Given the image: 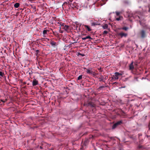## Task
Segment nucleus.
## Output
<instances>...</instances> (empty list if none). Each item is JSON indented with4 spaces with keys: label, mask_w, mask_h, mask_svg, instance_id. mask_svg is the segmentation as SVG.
Returning a JSON list of instances; mask_svg holds the SVG:
<instances>
[{
    "label": "nucleus",
    "mask_w": 150,
    "mask_h": 150,
    "mask_svg": "<svg viewBox=\"0 0 150 150\" xmlns=\"http://www.w3.org/2000/svg\"><path fill=\"white\" fill-rule=\"evenodd\" d=\"M124 74L123 71H121L120 72H115L114 75L112 77L113 79H118L119 77L121 76Z\"/></svg>",
    "instance_id": "f257e3e1"
},
{
    "label": "nucleus",
    "mask_w": 150,
    "mask_h": 150,
    "mask_svg": "<svg viewBox=\"0 0 150 150\" xmlns=\"http://www.w3.org/2000/svg\"><path fill=\"white\" fill-rule=\"evenodd\" d=\"M84 69H86V71L88 74H92L94 75H95L96 73L92 68H89L88 69L84 68Z\"/></svg>",
    "instance_id": "f03ea898"
},
{
    "label": "nucleus",
    "mask_w": 150,
    "mask_h": 150,
    "mask_svg": "<svg viewBox=\"0 0 150 150\" xmlns=\"http://www.w3.org/2000/svg\"><path fill=\"white\" fill-rule=\"evenodd\" d=\"M140 34L142 38H144L146 36V31L144 30H141Z\"/></svg>",
    "instance_id": "7ed1b4c3"
},
{
    "label": "nucleus",
    "mask_w": 150,
    "mask_h": 150,
    "mask_svg": "<svg viewBox=\"0 0 150 150\" xmlns=\"http://www.w3.org/2000/svg\"><path fill=\"white\" fill-rule=\"evenodd\" d=\"M38 80H37L36 79H34L33 80L32 82V85L33 86H35L38 85Z\"/></svg>",
    "instance_id": "20e7f679"
},
{
    "label": "nucleus",
    "mask_w": 150,
    "mask_h": 150,
    "mask_svg": "<svg viewBox=\"0 0 150 150\" xmlns=\"http://www.w3.org/2000/svg\"><path fill=\"white\" fill-rule=\"evenodd\" d=\"M120 36L121 38L123 37H126L127 36V34L123 32H121L118 34Z\"/></svg>",
    "instance_id": "39448f33"
},
{
    "label": "nucleus",
    "mask_w": 150,
    "mask_h": 150,
    "mask_svg": "<svg viewBox=\"0 0 150 150\" xmlns=\"http://www.w3.org/2000/svg\"><path fill=\"white\" fill-rule=\"evenodd\" d=\"M83 26L88 31L90 32L91 30V29L90 28V27L88 25H83Z\"/></svg>",
    "instance_id": "423d86ee"
},
{
    "label": "nucleus",
    "mask_w": 150,
    "mask_h": 150,
    "mask_svg": "<svg viewBox=\"0 0 150 150\" xmlns=\"http://www.w3.org/2000/svg\"><path fill=\"white\" fill-rule=\"evenodd\" d=\"M69 26L66 25V26H65L64 27L62 28L64 29L65 30L67 31H68L69 29Z\"/></svg>",
    "instance_id": "0eeeda50"
},
{
    "label": "nucleus",
    "mask_w": 150,
    "mask_h": 150,
    "mask_svg": "<svg viewBox=\"0 0 150 150\" xmlns=\"http://www.w3.org/2000/svg\"><path fill=\"white\" fill-rule=\"evenodd\" d=\"M82 40H85L86 39H90V40H92L93 39V38H91L90 36L89 35H88V36H87L86 37H84V38H82Z\"/></svg>",
    "instance_id": "6e6552de"
},
{
    "label": "nucleus",
    "mask_w": 150,
    "mask_h": 150,
    "mask_svg": "<svg viewBox=\"0 0 150 150\" xmlns=\"http://www.w3.org/2000/svg\"><path fill=\"white\" fill-rule=\"evenodd\" d=\"M123 19V17L122 16H119V17L116 18V20L119 21L122 20Z\"/></svg>",
    "instance_id": "1a4fd4ad"
},
{
    "label": "nucleus",
    "mask_w": 150,
    "mask_h": 150,
    "mask_svg": "<svg viewBox=\"0 0 150 150\" xmlns=\"http://www.w3.org/2000/svg\"><path fill=\"white\" fill-rule=\"evenodd\" d=\"M7 99H6L5 100H2V99H0V103H1V102H3L2 103H1V104L2 105H4V103H5L7 101Z\"/></svg>",
    "instance_id": "9d476101"
},
{
    "label": "nucleus",
    "mask_w": 150,
    "mask_h": 150,
    "mask_svg": "<svg viewBox=\"0 0 150 150\" xmlns=\"http://www.w3.org/2000/svg\"><path fill=\"white\" fill-rule=\"evenodd\" d=\"M19 6L20 4L18 3H16L14 4V6L16 8H18L19 7Z\"/></svg>",
    "instance_id": "9b49d317"
},
{
    "label": "nucleus",
    "mask_w": 150,
    "mask_h": 150,
    "mask_svg": "<svg viewBox=\"0 0 150 150\" xmlns=\"http://www.w3.org/2000/svg\"><path fill=\"white\" fill-rule=\"evenodd\" d=\"M42 66H36V69L38 70H42ZM43 70H44L43 69Z\"/></svg>",
    "instance_id": "f8f14e48"
},
{
    "label": "nucleus",
    "mask_w": 150,
    "mask_h": 150,
    "mask_svg": "<svg viewBox=\"0 0 150 150\" xmlns=\"http://www.w3.org/2000/svg\"><path fill=\"white\" fill-rule=\"evenodd\" d=\"M108 25L105 24L104 25H103L102 26L103 28L105 29H107L108 28Z\"/></svg>",
    "instance_id": "ddd939ff"
},
{
    "label": "nucleus",
    "mask_w": 150,
    "mask_h": 150,
    "mask_svg": "<svg viewBox=\"0 0 150 150\" xmlns=\"http://www.w3.org/2000/svg\"><path fill=\"white\" fill-rule=\"evenodd\" d=\"M50 44L52 46H53L56 45V43L54 41H51L50 42Z\"/></svg>",
    "instance_id": "4468645a"
},
{
    "label": "nucleus",
    "mask_w": 150,
    "mask_h": 150,
    "mask_svg": "<svg viewBox=\"0 0 150 150\" xmlns=\"http://www.w3.org/2000/svg\"><path fill=\"white\" fill-rule=\"evenodd\" d=\"M48 31V30H44L43 31V34L44 35V36H45V35L47 34V32Z\"/></svg>",
    "instance_id": "2eb2a0df"
},
{
    "label": "nucleus",
    "mask_w": 150,
    "mask_h": 150,
    "mask_svg": "<svg viewBox=\"0 0 150 150\" xmlns=\"http://www.w3.org/2000/svg\"><path fill=\"white\" fill-rule=\"evenodd\" d=\"M59 26H60V29H61L62 27V28H63L65 26H66V25H65V24L64 23H62V24H60Z\"/></svg>",
    "instance_id": "dca6fc26"
},
{
    "label": "nucleus",
    "mask_w": 150,
    "mask_h": 150,
    "mask_svg": "<svg viewBox=\"0 0 150 150\" xmlns=\"http://www.w3.org/2000/svg\"><path fill=\"white\" fill-rule=\"evenodd\" d=\"M122 120H120V121H118L117 122H116V123L117 125H120L121 124H122Z\"/></svg>",
    "instance_id": "f3484780"
},
{
    "label": "nucleus",
    "mask_w": 150,
    "mask_h": 150,
    "mask_svg": "<svg viewBox=\"0 0 150 150\" xmlns=\"http://www.w3.org/2000/svg\"><path fill=\"white\" fill-rule=\"evenodd\" d=\"M118 125H117V124L116 123H115V124H114L112 126V129H115V128H116L117 126Z\"/></svg>",
    "instance_id": "a211bd4d"
},
{
    "label": "nucleus",
    "mask_w": 150,
    "mask_h": 150,
    "mask_svg": "<svg viewBox=\"0 0 150 150\" xmlns=\"http://www.w3.org/2000/svg\"><path fill=\"white\" fill-rule=\"evenodd\" d=\"M103 76L102 75H101L100 77L99 78V81H103Z\"/></svg>",
    "instance_id": "6ab92c4d"
},
{
    "label": "nucleus",
    "mask_w": 150,
    "mask_h": 150,
    "mask_svg": "<svg viewBox=\"0 0 150 150\" xmlns=\"http://www.w3.org/2000/svg\"><path fill=\"white\" fill-rule=\"evenodd\" d=\"M123 30H127L128 29V28L126 27H124L121 28Z\"/></svg>",
    "instance_id": "aec40b11"
},
{
    "label": "nucleus",
    "mask_w": 150,
    "mask_h": 150,
    "mask_svg": "<svg viewBox=\"0 0 150 150\" xmlns=\"http://www.w3.org/2000/svg\"><path fill=\"white\" fill-rule=\"evenodd\" d=\"M134 69V66H129V69L130 70H132Z\"/></svg>",
    "instance_id": "412c9836"
},
{
    "label": "nucleus",
    "mask_w": 150,
    "mask_h": 150,
    "mask_svg": "<svg viewBox=\"0 0 150 150\" xmlns=\"http://www.w3.org/2000/svg\"><path fill=\"white\" fill-rule=\"evenodd\" d=\"M91 25L92 26H95L96 25H98V24L95 22H93L91 23Z\"/></svg>",
    "instance_id": "4be33fe9"
},
{
    "label": "nucleus",
    "mask_w": 150,
    "mask_h": 150,
    "mask_svg": "<svg viewBox=\"0 0 150 150\" xmlns=\"http://www.w3.org/2000/svg\"><path fill=\"white\" fill-rule=\"evenodd\" d=\"M79 55H81L82 56H84L85 55L84 54H81V53L79 52L77 54V56H79Z\"/></svg>",
    "instance_id": "5701e85b"
},
{
    "label": "nucleus",
    "mask_w": 150,
    "mask_h": 150,
    "mask_svg": "<svg viewBox=\"0 0 150 150\" xmlns=\"http://www.w3.org/2000/svg\"><path fill=\"white\" fill-rule=\"evenodd\" d=\"M37 57L38 56V54L40 52V51L39 50H37L35 51Z\"/></svg>",
    "instance_id": "b1692460"
},
{
    "label": "nucleus",
    "mask_w": 150,
    "mask_h": 150,
    "mask_svg": "<svg viewBox=\"0 0 150 150\" xmlns=\"http://www.w3.org/2000/svg\"><path fill=\"white\" fill-rule=\"evenodd\" d=\"M82 75H80L78 77L77 79V80H79L82 79Z\"/></svg>",
    "instance_id": "393cba45"
},
{
    "label": "nucleus",
    "mask_w": 150,
    "mask_h": 150,
    "mask_svg": "<svg viewBox=\"0 0 150 150\" xmlns=\"http://www.w3.org/2000/svg\"><path fill=\"white\" fill-rule=\"evenodd\" d=\"M115 13L117 16H119L120 13V12L118 11H116Z\"/></svg>",
    "instance_id": "a878e982"
},
{
    "label": "nucleus",
    "mask_w": 150,
    "mask_h": 150,
    "mask_svg": "<svg viewBox=\"0 0 150 150\" xmlns=\"http://www.w3.org/2000/svg\"><path fill=\"white\" fill-rule=\"evenodd\" d=\"M104 86H100L98 88V90H101L102 89L104 88Z\"/></svg>",
    "instance_id": "bb28decb"
},
{
    "label": "nucleus",
    "mask_w": 150,
    "mask_h": 150,
    "mask_svg": "<svg viewBox=\"0 0 150 150\" xmlns=\"http://www.w3.org/2000/svg\"><path fill=\"white\" fill-rule=\"evenodd\" d=\"M4 75V73L2 72L1 71H0V76H3Z\"/></svg>",
    "instance_id": "cd10ccee"
},
{
    "label": "nucleus",
    "mask_w": 150,
    "mask_h": 150,
    "mask_svg": "<svg viewBox=\"0 0 150 150\" xmlns=\"http://www.w3.org/2000/svg\"><path fill=\"white\" fill-rule=\"evenodd\" d=\"M108 32L107 31L105 30L103 31V34H107Z\"/></svg>",
    "instance_id": "c85d7f7f"
},
{
    "label": "nucleus",
    "mask_w": 150,
    "mask_h": 150,
    "mask_svg": "<svg viewBox=\"0 0 150 150\" xmlns=\"http://www.w3.org/2000/svg\"><path fill=\"white\" fill-rule=\"evenodd\" d=\"M63 68L64 69V67L60 68L59 69V71H63Z\"/></svg>",
    "instance_id": "c756f323"
},
{
    "label": "nucleus",
    "mask_w": 150,
    "mask_h": 150,
    "mask_svg": "<svg viewBox=\"0 0 150 150\" xmlns=\"http://www.w3.org/2000/svg\"><path fill=\"white\" fill-rule=\"evenodd\" d=\"M138 137L139 138V139H140V137L142 136V134H138Z\"/></svg>",
    "instance_id": "7c9ffc66"
},
{
    "label": "nucleus",
    "mask_w": 150,
    "mask_h": 150,
    "mask_svg": "<svg viewBox=\"0 0 150 150\" xmlns=\"http://www.w3.org/2000/svg\"><path fill=\"white\" fill-rule=\"evenodd\" d=\"M53 33L56 36H57V33L56 32H53Z\"/></svg>",
    "instance_id": "2f4dec72"
},
{
    "label": "nucleus",
    "mask_w": 150,
    "mask_h": 150,
    "mask_svg": "<svg viewBox=\"0 0 150 150\" xmlns=\"http://www.w3.org/2000/svg\"><path fill=\"white\" fill-rule=\"evenodd\" d=\"M88 105H90L91 106L93 107H94V104H92L91 103H88Z\"/></svg>",
    "instance_id": "473e14b6"
},
{
    "label": "nucleus",
    "mask_w": 150,
    "mask_h": 150,
    "mask_svg": "<svg viewBox=\"0 0 150 150\" xmlns=\"http://www.w3.org/2000/svg\"><path fill=\"white\" fill-rule=\"evenodd\" d=\"M125 114V113L124 112L122 111V110L121 112V114L122 115H123V114Z\"/></svg>",
    "instance_id": "72a5a7b5"
},
{
    "label": "nucleus",
    "mask_w": 150,
    "mask_h": 150,
    "mask_svg": "<svg viewBox=\"0 0 150 150\" xmlns=\"http://www.w3.org/2000/svg\"><path fill=\"white\" fill-rule=\"evenodd\" d=\"M99 70L100 71L102 72L103 71V70H101V68L100 67V68H98Z\"/></svg>",
    "instance_id": "f704fd0d"
},
{
    "label": "nucleus",
    "mask_w": 150,
    "mask_h": 150,
    "mask_svg": "<svg viewBox=\"0 0 150 150\" xmlns=\"http://www.w3.org/2000/svg\"><path fill=\"white\" fill-rule=\"evenodd\" d=\"M138 148L139 149L142 148V146H138Z\"/></svg>",
    "instance_id": "c9c22d12"
},
{
    "label": "nucleus",
    "mask_w": 150,
    "mask_h": 150,
    "mask_svg": "<svg viewBox=\"0 0 150 150\" xmlns=\"http://www.w3.org/2000/svg\"><path fill=\"white\" fill-rule=\"evenodd\" d=\"M129 66H133V62H132Z\"/></svg>",
    "instance_id": "e433bc0d"
},
{
    "label": "nucleus",
    "mask_w": 150,
    "mask_h": 150,
    "mask_svg": "<svg viewBox=\"0 0 150 150\" xmlns=\"http://www.w3.org/2000/svg\"><path fill=\"white\" fill-rule=\"evenodd\" d=\"M23 85H25L26 84V83L25 82H23Z\"/></svg>",
    "instance_id": "4c0bfd02"
},
{
    "label": "nucleus",
    "mask_w": 150,
    "mask_h": 150,
    "mask_svg": "<svg viewBox=\"0 0 150 150\" xmlns=\"http://www.w3.org/2000/svg\"><path fill=\"white\" fill-rule=\"evenodd\" d=\"M86 142H87V141H85L84 143H85Z\"/></svg>",
    "instance_id": "58836bf2"
},
{
    "label": "nucleus",
    "mask_w": 150,
    "mask_h": 150,
    "mask_svg": "<svg viewBox=\"0 0 150 150\" xmlns=\"http://www.w3.org/2000/svg\"><path fill=\"white\" fill-rule=\"evenodd\" d=\"M64 63L62 62V65H63V64H64Z\"/></svg>",
    "instance_id": "ea45409f"
},
{
    "label": "nucleus",
    "mask_w": 150,
    "mask_h": 150,
    "mask_svg": "<svg viewBox=\"0 0 150 150\" xmlns=\"http://www.w3.org/2000/svg\"><path fill=\"white\" fill-rule=\"evenodd\" d=\"M40 148H42V147H41V146H40Z\"/></svg>",
    "instance_id": "a19ab883"
},
{
    "label": "nucleus",
    "mask_w": 150,
    "mask_h": 150,
    "mask_svg": "<svg viewBox=\"0 0 150 150\" xmlns=\"http://www.w3.org/2000/svg\"><path fill=\"white\" fill-rule=\"evenodd\" d=\"M28 85H29V83H28Z\"/></svg>",
    "instance_id": "79ce46f5"
},
{
    "label": "nucleus",
    "mask_w": 150,
    "mask_h": 150,
    "mask_svg": "<svg viewBox=\"0 0 150 150\" xmlns=\"http://www.w3.org/2000/svg\"><path fill=\"white\" fill-rule=\"evenodd\" d=\"M1 97V96L0 95V97Z\"/></svg>",
    "instance_id": "37998d69"
},
{
    "label": "nucleus",
    "mask_w": 150,
    "mask_h": 150,
    "mask_svg": "<svg viewBox=\"0 0 150 150\" xmlns=\"http://www.w3.org/2000/svg\"><path fill=\"white\" fill-rule=\"evenodd\" d=\"M120 150H121L120 149Z\"/></svg>",
    "instance_id": "c03bdc74"
}]
</instances>
